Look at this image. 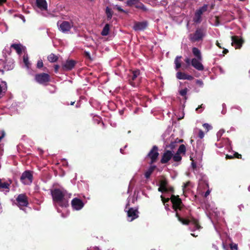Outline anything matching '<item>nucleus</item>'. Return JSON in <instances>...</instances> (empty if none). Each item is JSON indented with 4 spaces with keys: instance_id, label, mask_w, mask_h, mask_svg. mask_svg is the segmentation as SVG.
<instances>
[{
    "instance_id": "obj_1",
    "label": "nucleus",
    "mask_w": 250,
    "mask_h": 250,
    "mask_svg": "<svg viewBox=\"0 0 250 250\" xmlns=\"http://www.w3.org/2000/svg\"><path fill=\"white\" fill-rule=\"evenodd\" d=\"M161 198L162 201L165 206V208L167 210L168 209V205L166 204L168 202L169 200H171V201L173 205V209L175 211H177V209L180 210L182 208V201L179 198L178 196H175L174 195H172L170 198H165L163 195L161 196ZM176 216L178 217V220L181 222L183 224H189L190 225L193 226V229H200L201 227L199 226L198 221L195 219H193L191 221H188L186 220H184L182 218H180L177 212L176 213Z\"/></svg>"
},
{
    "instance_id": "obj_2",
    "label": "nucleus",
    "mask_w": 250,
    "mask_h": 250,
    "mask_svg": "<svg viewBox=\"0 0 250 250\" xmlns=\"http://www.w3.org/2000/svg\"><path fill=\"white\" fill-rule=\"evenodd\" d=\"M51 194L54 204L56 207L66 208L68 206V198L70 196H68L66 191L55 188L52 190Z\"/></svg>"
},
{
    "instance_id": "obj_3",
    "label": "nucleus",
    "mask_w": 250,
    "mask_h": 250,
    "mask_svg": "<svg viewBox=\"0 0 250 250\" xmlns=\"http://www.w3.org/2000/svg\"><path fill=\"white\" fill-rule=\"evenodd\" d=\"M192 51L195 57L191 60V65L199 71L203 70L204 67L202 63V56L200 50L196 47H193Z\"/></svg>"
},
{
    "instance_id": "obj_4",
    "label": "nucleus",
    "mask_w": 250,
    "mask_h": 250,
    "mask_svg": "<svg viewBox=\"0 0 250 250\" xmlns=\"http://www.w3.org/2000/svg\"><path fill=\"white\" fill-rule=\"evenodd\" d=\"M57 25L60 31L63 33H69L72 28L76 31V27L72 21H59L57 22Z\"/></svg>"
},
{
    "instance_id": "obj_5",
    "label": "nucleus",
    "mask_w": 250,
    "mask_h": 250,
    "mask_svg": "<svg viewBox=\"0 0 250 250\" xmlns=\"http://www.w3.org/2000/svg\"><path fill=\"white\" fill-rule=\"evenodd\" d=\"M36 6L42 12L41 14L43 16L47 17L49 15L47 12V3L46 0H36Z\"/></svg>"
},
{
    "instance_id": "obj_6",
    "label": "nucleus",
    "mask_w": 250,
    "mask_h": 250,
    "mask_svg": "<svg viewBox=\"0 0 250 250\" xmlns=\"http://www.w3.org/2000/svg\"><path fill=\"white\" fill-rule=\"evenodd\" d=\"M17 205L21 209L23 207H27L28 204L27 197L24 194H21L16 198Z\"/></svg>"
},
{
    "instance_id": "obj_7",
    "label": "nucleus",
    "mask_w": 250,
    "mask_h": 250,
    "mask_svg": "<svg viewBox=\"0 0 250 250\" xmlns=\"http://www.w3.org/2000/svg\"><path fill=\"white\" fill-rule=\"evenodd\" d=\"M33 175L30 171H25L21 175V180L24 185H29L32 182Z\"/></svg>"
},
{
    "instance_id": "obj_8",
    "label": "nucleus",
    "mask_w": 250,
    "mask_h": 250,
    "mask_svg": "<svg viewBox=\"0 0 250 250\" xmlns=\"http://www.w3.org/2000/svg\"><path fill=\"white\" fill-rule=\"evenodd\" d=\"M50 76L48 74L42 73L35 76L36 81L40 84H43L49 81Z\"/></svg>"
},
{
    "instance_id": "obj_9",
    "label": "nucleus",
    "mask_w": 250,
    "mask_h": 250,
    "mask_svg": "<svg viewBox=\"0 0 250 250\" xmlns=\"http://www.w3.org/2000/svg\"><path fill=\"white\" fill-rule=\"evenodd\" d=\"M205 34L204 30L202 28L196 29L195 33L191 35L190 39L193 42H197L202 40Z\"/></svg>"
},
{
    "instance_id": "obj_10",
    "label": "nucleus",
    "mask_w": 250,
    "mask_h": 250,
    "mask_svg": "<svg viewBox=\"0 0 250 250\" xmlns=\"http://www.w3.org/2000/svg\"><path fill=\"white\" fill-rule=\"evenodd\" d=\"M158 155L159 153L158 152V147L154 146L147 154V157L150 158L151 159V164L156 161Z\"/></svg>"
},
{
    "instance_id": "obj_11",
    "label": "nucleus",
    "mask_w": 250,
    "mask_h": 250,
    "mask_svg": "<svg viewBox=\"0 0 250 250\" xmlns=\"http://www.w3.org/2000/svg\"><path fill=\"white\" fill-rule=\"evenodd\" d=\"M71 205L74 209L79 210L83 208L84 204L81 200L75 198L72 200Z\"/></svg>"
},
{
    "instance_id": "obj_12",
    "label": "nucleus",
    "mask_w": 250,
    "mask_h": 250,
    "mask_svg": "<svg viewBox=\"0 0 250 250\" xmlns=\"http://www.w3.org/2000/svg\"><path fill=\"white\" fill-rule=\"evenodd\" d=\"M231 41V44L235 49L240 48L243 43V41L242 38H239L238 36H232Z\"/></svg>"
},
{
    "instance_id": "obj_13",
    "label": "nucleus",
    "mask_w": 250,
    "mask_h": 250,
    "mask_svg": "<svg viewBox=\"0 0 250 250\" xmlns=\"http://www.w3.org/2000/svg\"><path fill=\"white\" fill-rule=\"evenodd\" d=\"M148 23L146 21L141 22L136 21L134 22L133 28L135 31L143 30L147 26Z\"/></svg>"
},
{
    "instance_id": "obj_14",
    "label": "nucleus",
    "mask_w": 250,
    "mask_h": 250,
    "mask_svg": "<svg viewBox=\"0 0 250 250\" xmlns=\"http://www.w3.org/2000/svg\"><path fill=\"white\" fill-rule=\"evenodd\" d=\"M138 211L137 209L130 208L127 211L128 220L132 221L138 217Z\"/></svg>"
},
{
    "instance_id": "obj_15",
    "label": "nucleus",
    "mask_w": 250,
    "mask_h": 250,
    "mask_svg": "<svg viewBox=\"0 0 250 250\" xmlns=\"http://www.w3.org/2000/svg\"><path fill=\"white\" fill-rule=\"evenodd\" d=\"M173 156V153L169 150L166 151L163 154L161 162L163 164H165L169 161Z\"/></svg>"
},
{
    "instance_id": "obj_16",
    "label": "nucleus",
    "mask_w": 250,
    "mask_h": 250,
    "mask_svg": "<svg viewBox=\"0 0 250 250\" xmlns=\"http://www.w3.org/2000/svg\"><path fill=\"white\" fill-rule=\"evenodd\" d=\"M158 191L164 192L167 191H173L172 188H167V183L165 181H162L160 183V186L158 188Z\"/></svg>"
},
{
    "instance_id": "obj_17",
    "label": "nucleus",
    "mask_w": 250,
    "mask_h": 250,
    "mask_svg": "<svg viewBox=\"0 0 250 250\" xmlns=\"http://www.w3.org/2000/svg\"><path fill=\"white\" fill-rule=\"evenodd\" d=\"M176 78L179 80H192L193 79L192 76L180 71L177 73Z\"/></svg>"
},
{
    "instance_id": "obj_18",
    "label": "nucleus",
    "mask_w": 250,
    "mask_h": 250,
    "mask_svg": "<svg viewBox=\"0 0 250 250\" xmlns=\"http://www.w3.org/2000/svg\"><path fill=\"white\" fill-rule=\"evenodd\" d=\"M75 65V62L73 60L67 61L63 65L62 67L64 70H71Z\"/></svg>"
},
{
    "instance_id": "obj_19",
    "label": "nucleus",
    "mask_w": 250,
    "mask_h": 250,
    "mask_svg": "<svg viewBox=\"0 0 250 250\" xmlns=\"http://www.w3.org/2000/svg\"><path fill=\"white\" fill-rule=\"evenodd\" d=\"M202 15L196 11L193 18V21L196 24L200 23L202 21Z\"/></svg>"
},
{
    "instance_id": "obj_20",
    "label": "nucleus",
    "mask_w": 250,
    "mask_h": 250,
    "mask_svg": "<svg viewBox=\"0 0 250 250\" xmlns=\"http://www.w3.org/2000/svg\"><path fill=\"white\" fill-rule=\"evenodd\" d=\"M7 86L5 82L2 81L0 83V95L5 93L7 90Z\"/></svg>"
},
{
    "instance_id": "obj_21",
    "label": "nucleus",
    "mask_w": 250,
    "mask_h": 250,
    "mask_svg": "<svg viewBox=\"0 0 250 250\" xmlns=\"http://www.w3.org/2000/svg\"><path fill=\"white\" fill-rule=\"evenodd\" d=\"M156 168L155 166H151L146 171V172L145 173V176L146 178H149L150 176L152 174V173L153 172L154 169Z\"/></svg>"
},
{
    "instance_id": "obj_22",
    "label": "nucleus",
    "mask_w": 250,
    "mask_h": 250,
    "mask_svg": "<svg viewBox=\"0 0 250 250\" xmlns=\"http://www.w3.org/2000/svg\"><path fill=\"white\" fill-rule=\"evenodd\" d=\"M181 56H177L174 60V64L175 65V69L178 70L182 66L181 59Z\"/></svg>"
},
{
    "instance_id": "obj_23",
    "label": "nucleus",
    "mask_w": 250,
    "mask_h": 250,
    "mask_svg": "<svg viewBox=\"0 0 250 250\" xmlns=\"http://www.w3.org/2000/svg\"><path fill=\"white\" fill-rule=\"evenodd\" d=\"M11 47L15 49L19 54L21 53L23 48V47L21 44H13L11 45Z\"/></svg>"
},
{
    "instance_id": "obj_24",
    "label": "nucleus",
    "mask_w": 250,
    "mask_h": 250,
    "mask_svg": "<svg viewBox=\"0 0 250 250\" xmlns=\"http://www.w3.org/2000/svg\"><path fill=\"white\" fill-rule=\"evenodd\" d=\"M47 59L50 62H54L58 60V57L54 54L52 53L48 56Z\"/></svg>"
},
{
    "instance_id": "obj_25",
    "label": "nucleus",
    "mask_w": 250,
    "mask_h": 250,
    "mask_svg": "<svg viewBox=\"0 0 250 250\" xmlns=\"http://www.w3.org/2000/svg\"><path fill=\"white\" fill-rule=\"evenodd\" d=\"M109 25L108 24H106L101 32V34L103 36H107L109 33Z\"/></svg>"
},
{
    "instance_id": "obj_26",
    "label": "nucleus",
    "mask_w": 250,
    "mask_h": 250,
    "mask_svg": "<svg viewBox=\"0 0 250 250\" xmlns=\"http://www.w3.org/2000/svg\"><path fill=\"white\" fill-rule=\"evenodd\" d=\"M208 5L204 4L202 7H200L199 9L196 10L198 13L202 15L204 12H206L208 10Z\"/></svg>"
},
{
    "instance_id": "obj_27",
    "label": "nucleus",
    "mask_w": 250,
    "mask_h": 250,
    "mask_svg": "<svg viewBox=\"0 0 250 250\" xmlns=\"http://www.w3.org/2000/svg\"><path fill=\"white\" fill-rule=\"evenodd\" d=\"M105 13L106 14L107 19L108 20L111 19L112 15H113V11L108 7H107L106 8Z\"/></svg>"
},
{
    "instance_id": "obj_28",
    "label": "nucleus",
    "mask_w": 250,
    "mask_h": 250,
    "mask_svg": "<svg viewBox=\"0 0 250 250\" xmlns=\"http://www.w3.org/2000/svg\"><path fill=\"white\" fill-rule=\"evenodd\" d=\"M23 62L27 69H29L30 67L31 64L28 61V58L27 55H24L23 58Z\"/></svg>"
},
{
    "instance_id": "obj_29",
    "label": "nucleus",
    "mask_w": 250,
    "mask_h": 250,
    "mask_svg": "<svg viewBox=\"0 0 250 250\" xmlns=\"http://www.w3.org/2000/svg\"><path fill=\"white\" fill-rule=\"evenodd\" d=\"M9 184L8 183H2L0 179V189H9Z\"/></svg>"
},
{
    "instance_id": "obj_30",
    "label": "nucleus",
    "mask_w": 250,
    "mask_h": 250,
    "mask_svg": "<svg viewBox=\"0 0 250 250\" xmlns=\"http://www.w3.org/2000/svg\"><path fill=\"white\" fill-rule=\"evenodd\" d=\"M172 158L173 161L175 162H179L182 159V157L180 156V154L177 152L174 155H173Z\"/></svg>"
},
{
    "instance_id": "obj_31",
    "label": "nucleus",
    "mask_w": 250,
    "mask_h": 250,
    "mask_svg": "<svg viewBox=\"0 0 250 250\" xmlns=\"http://www.w3.org/2000/svg\"><path fill=\"white\" fill-rule=\"evenodd\" d=\"M139 0H128L126 1V4L128 6H131L133 5H136L138 3Z\"/></svg>"
},
{
    "instance_id": "obj_32",
    "label": "nucleus",
    "mask_w": 250,
    "mask_h": 250,
    "mask_svg": "<svg viewBox=\"0 0 250 250\" xmlns=\"http://www.w3.org/2000/svg\"><path fill=\"white\" fill-rule=\"evenodd\" d=\"M135 7L137 8L142 9L143 11H146L147 10L146 7L142 3H138L135 5Z\"/></svg>"
},
{
    "instance_id": "obj_33",
    "label": "nucleus",
    "mask_w": 250,
    "mask_h": 250,
    "mask_svg": "<svg viewBox=\"0 0 250 250\" xmlns=\"http://www.w3.org/2000/svg\"><path fill=\"white\" fill-rule=\"evenodd\" d=\"M185 151H186L185 146L184 145H181L180 146L177 152L180 154V153H184L185 152Z\"/></svg>"
},
{
    "instance_id": "obj_34",
    "label": "nucleus",
    "mask_w": 250,
    "mask_h": 250,
    "mask_svg": "<svg viewBox=\"0 0 250 250\" xmlns=\"http://www.w3.org/2000/svg\"><path fill=\"white\" fill-rule=\"evenodd\" d=\"M140 71L138 70L134 71L132 72L131 79L132 80H134L137 77V76L139 75Z\"/></svg>"
},
{
    "instance_id": "obj_35",
    "label": "nucleus",
    "mask_w": 250,
    "mask_h": 250,
    "mask_svg": "<svg viewBox=\"0 0 250 250\" xmlns=\"http://www.w3.org/2000/svg\"><path fill=\"white\" fill-rule=\"evenodd\" d=\"M188 92V89L185 88L183 89H181L179 91L180 94L182 96H186Z\"/></svg>"
},
{
    "instance_id": "obj_36",
    "label": "nucleus",
    "mask_w": 250,
    "mask_h": 250,
    "mask_svg": "<svg viewBox=\"0 0 250 250\" xmlns=\"http://www.w3.org/2000/svg\"><path fill=\"white\" fill-rule=\"evenodd\" d=\"M225 132L224 129H220L217 133V137L218 138V141H219L220 138L221 137L223 133Z\"/></svg>"
},
{
    "instance_id": "obj_37",
    "label": "nucleus",
    "mask_w": 250,
    "mask_h": 250,
    "mask_svg": "<svg viewBox=\"0 0 250 250\" xmlns=\"http://www.w3.org/2000/svg\"><path fill=\"white\" fill-rule=\"evenodd\" d=\"M203 183H205V184L206 185V186L208 188V183L207 182V181L206 180V179L204 178H203V179L201 180L200 181H199V186H201V185Z\"/></svg>"
},
{
    "instance_id": "obj_38",
    "label": "nucleus",
    "mask_w": 250,
    "mask_h": 250,
    "mask_svg": "<svg viewBox=\"0 0 250 250\" xmlns=\"http://www.w3.org/2000/svg\"><path fill=\"white\" fill-rule=\"evenodd\" d=\"M113 9H117L119 12H125V11L124 10L121 8V7L120 6L118 5H113Z\"/></svg>"
},
{
    "instance_id": "obj_39",
    "label": "nucleus",
    "mask_w": 250,
    "mask_h": 250,
    "mask_svg": "<svg viewBox=\"0 0 250 250\" xmlns=\"http://www.w3.org/2000/svg\"><path fill=\"white\" fill-rule=\"evenodd\" d=\"M190 184V183L189 182H188L187 183L184 184L183 186V190L184 193H185L188 190L187 188Z\"/></svg>"
},
{
    "instance_id": "obj_40",
    "label": "nucleus",
    "mask_w": 250,
    "mask_h": 250,
    "mask_svg": "<svg viewBox=\"0 0 250 250\" xmlns=\"http://www.w3.org/2000/svg\"><path fill=\"white\" fill-rule=\"evenodd\" d=\"M43 66V62L42 60H39L37 64V67L40 68Z\"/></svg>"
},
{
    "instance_id": "obj_41",
    "label": "nucleus",
    "mask_w": 250,
    "mask_h": 250,
    "mask_svg": "<svg viewBox=\"0 0 250 250\" xmlns=\"http://www.w3.org/2000/svg\"><path fill=\"white\" fill-rule=\"evenodd\" d=\"M223 141H224V144H225V145H227V146L230 145V142L229 140V139H228V138L223 139Z\"/></svg>"
},
{
    "instance_id": "obj_42",
    "label": "nucleus",
    "mask_w": 250,
    "mask_h": 250,
    "mask_svg": "<svg viewBox=\"0 0 250 250\" xmlns=\"http://www.w3.org/2000/svg\"><path fill=\"white\" fill-rule=\"evenodd\" d=\"M191 60H190L189 58H186L185 60V62L187 64V66H189L191 63Z\"/></svg>"
},
{
    "instance_id": "obj_43",
    "label": "nucleus",
    "mask_w": 250,
    "mask_h": 250,
    "mask_svg": "<svg viewBox=\"0 0 250 250\" xmlns=\"http://www.w3.org/2000/svg\"><path fill=\"white\" fill-rule=\"evenodd\" d=\"M198 136L201 139H202L204 137V133L202 130H200L199 131Z\"/></svg>"
},
{
    "instance_id": "obj_44",
    "label": "nucleus",
    "mask_w": 250,
    "mask_h": 250,
    "mask_svg": "<svg viewBox=\"0 0 250 250\" xmlns=\"http://www.w3.org/2000/svg\"><path fill=\"white\" fill-rule=\"evenodd\" d=\"M196 83L201 87H202L203 86V82L201 80H197L196 81Z\"/></svg>"
},
{
    "instance_id": "obj_45",
    "label": "nucleus",
    "mask_w": 250,
    "mask_h": 250,
    "mask_svg": "<svg viewBox=\"0 0 250 250\" xmlns=\"http://www.w3.org/2000/svg\"><path fill=\"white\" fill-rule=\"evenodd\" d=\"M4 136H5L4 131L3 130L0 131V141L4 137Z\"/></svg>"
},
{
    "instance_id": "obj_46",
    "label": "nucleus",
    "mask_w": 250,
    "mask_h": 250,
    "mask_svg": "<svg viewBox=\"0 0 250 250\" xmlns=\"http://www.w3.org/2000/svg\"><path fill=\"white\" fill-rule=\"evenodd\" d=\"M203 126L204 128L207 129V130H208L211 127L210 125H209L208 124H204L203 125Z\"/></svg>"
},
{
    "instance_id": "obj_47",
    "label": "nucleus",
    "mask_w": 250,
    "mask_h": 250,
    "mask_svg": "<svg viewBox=\"0 0 250 250\" xmlns=\"http://www.w3.org/2000/svg\"><path fill=\"white\" fill-rule=\"evenodd\" d=\"M13 67H14V66H13V64L12 63V64L10 66V67H8L7 66V65H5L4 67H5V69L9 70V69H12L13 68Z\"/></svg>"
},
{
    "instance_id": "obj_48",
    "label": "nucleus",
    "mask_w": 250,
    "mask_h": 250,
    "mask_svg": "<svg viewBox=\"0 0 250 250\" xmlns=\"http://www.w3.org/2000/svg\"><path fill=\"white\" fill-rule=\"evenodd\" d=\"M60 66L58 65H55L54 66L55 72L57 73L58 71Z\"/></svg>"
},
{
    "instance_id": "obj_49",
    "label": "nucleus",
    "mask_w": 250,
    "mask_h": 250,
    "mask_svg": "<svg viewBox=\"0 0 250 250\" xmlns=\"http://www.w3.org/2000/svg\"><path fill=\"white\" fill-rule=\"evenodd\" d=\"M210 190L209 189H208L205 193L204 196L205 197H207L210 194Z\"/></svg>"
},
{
    "instance_id": "obj_50",
    "label": "nucleus",
    "mask_w": 250,
    "mask_h": 250,
    "mask_svg": "<svg viewBox=\"0 0 250 250\" xmlns=\"http://www.w3.org/2000/svg\"><path fill=\"white\" fill-rule=\"evenodd\" d=\"M200 108H203V109H204V106L203 105V104H201V105H200L198 107H197V108L196 109V110L197 111H198Z\"/></svg>"
},
{
    "instance_id": "obj_51",
    "label": "nucleus",
    "mask_w": 250,
    "mask_h": 250,
    "mask_svg": "<svg viewBox=\"0 0 250 250\" xmlns=\"http://www.w3.org/2000/svg\"><path fill=\"white\" fill-rule=\"evenodd\" d=\"M231 248L232 250H236L237 249V246L236 245H234V246H231Z\"/></svg>"
},
{
    "instance_id": "obj_52",
    "label": "nucleus",
    "mask_w": 250,
    "mask_h": 250,
    "mask_svg": "<svg viewBox=\"0 0 250 250\" xmlns=\"http://www.w3.org/2000/svg\"><path fill=\"white\" fill-rule=\"evenodd\" d=\"M234 155H235V157H236L237 158H239L241 156V155L240 154H238V153H235Z\"/></svg>"
},
{
    "instance_id": "obj_53",
    "label": "nucleus",
    "mask_w": 250,
    "mask_h": 250,
    "mask_svg": "<svg viewBox=\"0 0 250 250\" xmlns=\"http://www.w3.org/2000/svg\"><path fill=\"white\" fill-rule=\"evenodd\" d=\"M216 44L219 47V48H221V46H220V43H219V42L218 41L216 42Z\"/></svg>"
},
{
    "instance_id": "obj_54",
    "label": "nucleus",
    "mask_w": 250,
    "mask_h": 250,
    "mask_svg": "<svg viewBox=\"0 0 250 250\" xmlns=\"http://www.w3.org/2000/svg\"><path fill=\"white\" fill-rule=\"evenodd\" d=\"M223 53H224V54H227V53L228 52V50L227 49H224V50H223Z\"/></svg>"
},
{
    "instance_id": "obj_55",
    "label": "nucleus",
    "mask_w": 250,
    "mask_h": 250,
    "mask_svg": "<svg viewBox=\"0 0 250 250\" xmlns=\"http://www.w3.org/2000/svg\"><path fill=\"white\" fill-rule=\"evenodd\" d=\"M6 0H0V4H2L3 3L5 2Z\"/></svg>"
},
{
    "instance_id": "obj_56",
    "label": "nucleus",
    "mask_w": 250,
    "mask_h": 250,
    "mask_svg": "<svg viewBox=\"0 0 250 250\" xmlns=\"http://www.w3.org/2000/svg\"><path fill=\"white\" fill-rule=\"evenodd\" d=\"M85 53L87 57H90V54H89V53H88V52H85Z\"/></svg>"
},
{
    "instance_id": "obj_57",
    "label": "nucleus",
    "mask_w": 250,
    "mask_h": 250,
    "mask_svg": "<svg viewBox=\"0 0 250 250\" xmlns=\"http://www.w3.org/2000/svg\"><path fill=\"white\" fill-rule=\"evenodd\" d=\"M232 158V157L231 156H229L228 155H226V158H227V159L228 158Z\"/></svg>"
},
{
    "instance_id": "obj_58",
    "label": "nucleus",
    "mask_w": 250,
    "mask_h": 250,
    "mask_svg": "<svg viewBox=\"0 0 250 250\" xmlns=\"http://www.w3.org/2000/svg\"><path fill=\"white\" fill-rule=\"evenodd\" d=\"M192 166L193 168H194L195 167V165L193 162H192Z\"/></svg>"
},
{
    "instance_id": "obj_59",
    "label": "nucleus",
    "mask_w": 250,
    "mask_h": 250,
    "mask_svg": "<svg viewBox=\"0 0 250 250\" xmlns=\"http://www.w3.org/2000/svg\"><path fill=\"white\" fill-rule=\"evenodd\" d=\"M242 207H243V206L242 205H241V206H240L239 207V208H240V210H241V208H242Z\"/></svg>"
},
{
    "instance_id": "obj_60",
    "label": "nucleus",
    "mask_w": 250,
    "mask_h": 250,
    "mask_svg": "<svg viewBox=\"0 0 250 250\" xmlns=\"http://www.w3.org/2000/svg\"><path fill=\"white\" fill-rule=\"evenodd\" d=\"M173 146H174V143H171V147H173Z\"/></svg>"
},
{
    "instance_id": "obj_61",
    "label": "nucleus",
    "mask_w": 250,
    "mask_h": 250,
    "mask_svg": "<svg viewBox=\"0 0 250 250\" xmlns=\"http://www.w3.org/2000/svg\"><path fill=\"white\" fill-rule=\"evenodd\" d=\"M120 151L122 153H123V149L122 148L120 149Z\"/></svg>"
},
{
    "instance_id": "obj_62",
    "label": "nucleus",
    "mask_w": 250,
    "mask_h": 250,
    "mask_svg": "<svg viewBox=\"0 0 250 250\" xmlns=\"http://www.w3.org/2000/svg\"><path fill=\"white\" fill-rule=\"evenodd\" d=\"M248 190H249V191H250V186L249 187V188H248Z\"/></svg>"
},
{
    "instance_id": "obj_63",
    "label": "nucleus",
    "mask_w": 250,
    "mask_h": 250,
    "mask_svg": "<svg viewBox=\"0 0 250 250\" xmlns=\"http://www.w3.org/2000/svg\"><path fill=\"white\" fill-rule=\"evenodd\" d=\"M74 104V102H71V105H73V104Z\"/></svg>"
},
{
    "instance_id": "obj_64",
    "label": "nucleus",
    "mask_w": 250,
    "mask_h": 250,
    "mask_svg": "<svg viewBox=\"0 0 250 250\" xmlns=\"http://www.w3.org/2000/svg\"><path fill=\"white\" fill-rule=\"evenodd\" d=\"M191 235H192V236H196L195 235V234H193V233H191Z\"/></svg>"
}]
</instances>
